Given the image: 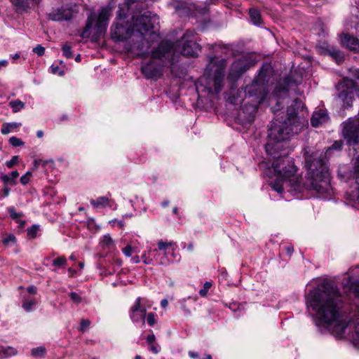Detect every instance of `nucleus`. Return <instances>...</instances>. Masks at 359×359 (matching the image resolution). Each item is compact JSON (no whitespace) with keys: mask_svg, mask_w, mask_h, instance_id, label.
I'll list each match as a JSON object with an SVG mask.
<instances>
[{"mask_svg":"<svg viewBox=\"0 0 359 359\" xmlns=\"http://www.w3.org/2000/svg\"><path fill=\"white\" fill-rule=\"evenodd\" d=\"M131 261L134 264H138L140 262V258L139 256H134L132 257Z\"/></svg>","mask_w":359,"mask_h":359,"instance_id":"nucleus-55","label":"nucleus"},{"mask_svg":"<svg viewBox=\"0 0 359 359\" xmlns=\"http://www.w3.org/2000/svg\"><path fill=\"white\" fill-rule=\"evenodd\" d=\"M147 300L137 297L130 309V318L133 323H144L147 314Z\"/></svg>","mask_w":359,"mask_h":359,"instance_id":"nucleus-12","label":"nucleus"},{"mask_svg":"<svg viewBox=\"0 0 359 359\" xmlns=\"http://www.w3.org/2000/svg\"><path fill=\"white\" fill-rule=\"evenodd\" d=\"M151 345V351L154 353H158L159 352L158 348L156 346H154L153 344Z\"/></svg>","mask_w":359,"mask_h":359,"instance_id":"nucleus-59","label":"nucleus"},{"mask_svg":"<svg viewBox=\"0 0 359 359\" xmlns=\"http://www.w3.org/2000/svg\"><path fill=\"white\" fill-rule=\"evenodd\" d=\"M123 253L126 257H131L133 252H135V248H132L130 245H128L122 250Z\"/></svg>","mask_w":359,"mask_h":359,"instance_id":"nucleus-41","label":"nucleus"},{"mask_svg":"<svg viewBox=\"0 0 359 359\" xmlns=\"http://www.w3.org/2000/svg\"><path fill=\"white\" fill-rule=\"evenodd\" d=\"M189 355L191 357V358H196L198 357V353H196V352H193V351H189Z\"/></svg>","mask_w":359,"mask_h":359,"instance_id":"nucleus-57","label":"nucleus"},{"mask_svg":"<svg viewBox=\"0 0 359 359\" xmlns=\"http://www.w3.org/2000/svg\"><path fill=\"white\" fill-rule=\"evenodd\" d=\"M9 143L13 147H20L24 145V142H22L21 139L14 136L9 139Z\"/></svg>","mask_w":359,"mask_h":359,"instance_id":"nucleus-37","label":"nucleus"},{"mask_svg":"<svg viewBox=\"0 0 359 359\" xmlns=\"http://www.w3.org/2000/svg\"><path fill=\"white\" fill-rule=\"evenodd\" d=\"M341 41L343 46L347 48L355 51L359 50V40L357 38L348 34H343L341 36Z\"/></svg>","mask_w":359,"mask_h":359,"instance_id":"nucleus-17","label":"nucleus"},{"mask_svg":"<svg viewBox=\"0 0 359 359\" xmlns=\"http://www.w3.org/2000/svg\"><path fill=\"white\" fill-rule=\"evenodd\" d=\"M36 136L39 138H41L43 136V132L42 130H38L36 133Z\"/></svg>","mask_w":359,"mask_h":359,"instance_id":"nucleus-60","label":"nucleus"},{"mask_svg":"<svg viewBox=\"0 0 359 359\" xmlns=\"http://www.w3.org/2000/svg\"><path fill=\"white\" fill-rule=\"evenodd\" d=\"M93 26V19L91 18V17H89L88 18V21H87V24H86V29H90Z\"/></svg>","mask_w":359,"mask_h":359,"instance_id":"nucleus-51","label":"nucleus"},{"mask_svg":"<svg viewBox=\"0 0 359 359\" xmlns=\"http://www.w3.org/2000/svg\"><path fill=\"white\" fill-rule=\"evenodd\" d=\"M90 203L94 208H105L109 205V200L106 196H101L96 200L92 199Z\"/></svg>","mask_w":359,"mask_h":359,"instance_id":"nucleus-22","label":"nucleus"},{"mask_svg":"<svg viewBox=\"0 0 359 359\" xmlns=\"http://www.w3.org/2000/svg\"><path fill=\"white\" fill-rule=\"evenodd\" d=\"M181 257L179 253L172 248L171 251L165 252L161 257L158 264L161 266H168L173 263L180 262Z\"/></svg>","mask_w":359,"mask_h":359,"instance_id":"nucleus-15","label":"nucleus"},{"mask_svg":"<svg viewBox=\"0 0 359 359\" xmlns=\"http://www.w3.org/2000/svg\"><path fill=\"white\" fill-rule=\"evenodd\" d=\"M8 104L12 108L13 113L20 111L25 106V103L19 100L11 101Z\"/></svg>","mask_w":359,"mask_h":359,"instance_id":"nucleus-28","label":"nucleus"},{"mask_svg":"<svg viewBox=\"0 0 359 359\" xmlns=\"http://www.w3.org/2000/svg\"><path fill=\"white\" fill-rule=\"evenodd\" d=\"M76 13L77 11L72 8L61 7L50 12L48 18L53 21H67L75 17Z\"/></svg>","mask_w":359,"mask_h":359,"instance_id":"nucleus-13","label":"nucleus"},{"mask_svg":"<svg viewBox=\"0 0 359 359\" xmlns=\"http://www.w3.org/2000/svg\"><path fill=\"white\" fill-rule=\"evenodd\" d=\"M19 176V172L17 170L11 172L9 175H3L1 180L4 184L14 186L17 184V178Z\"/></svg>","mask_w":359,"mask_h":359,"instance_id":"nucleus-18","label":"nucleus"},{"mask_svg":"<svg viewBox=\"0 0 359 359\" xmlns=\"http://www.w3.org/2000/svg\"><path fill=\"white\" fill-rule=\"evenodd\" d=\"M255 61L249 56H243L236 60L231 65L227 79L230 82L236 81L250 67L254 66Z\"/></svg>","mask_w":359,"mask_h":359,"instance_id":"nucleus-11","label":"nucleus"},{"mask_svg":"<svg viewBox=\"0 0 359 359\" xmlns=\"http://www.w3.org/2000/svg\"><path fill=\"white\" fill-rule=\"evenodd\" d=\"M8 212L13 219H17L18 218H20L23 216L22 212H17L14 207H9L8 208Z\"/></svg>","mask_w":359,"mask_h":359,"instance_id":"nucleus-36","label":"nucleus"},{"mask_svg":"<svg viewBox=\"0 0 359 359\" xmlns=\"http://www.w3.org/2000/svg\"><path fill=\"white\" fill-rule=\"evenodd\" d=\"M112 267L110 268L108 266L107 268L106 266H104V271L102 273V274H104V276H109L114 273L117 269L121 266L122 265V261L121 259L118 258H114V261L111 263Z\"/></svg>","mask_w":359,"mask_h":359,"instance_id":"nucleus-21","label":"nucleus"},{"mask_svg":"<svg viewBox=\"0 0 359 359\" xmlns=\"http://www.w3.org/2000/svg\"><path fill=\"white\" fill-rule=\"evenodd\" d=\"M29 178H27V176H25V175H22L21 177H20V182L23 185H26L29 183Z\"/></svg>","mask_w":359,"mask_h":359,"instance_id":"nucleus-49","label":"nucleus"},{"mask_svg":"<svg viewBox=\"0 0 359 359\" xmlns=\"http://www.w3.org/2000/svg\"><path fill=\"white\" fill-rule=\"evenodd\" d=\"M20 126H21L20 123H16V122L4 123L2 124V126L1 128V133L3 135H7L10 133L17 131Z\"/></svg>","mask_w":359,"mask_h":359,"instance_id":"nucleus-20","label":"nucleus"},{"mask_svg":"<svg viewBox=\"0 0 359 359\" xmlns=\"http://www.w3.org/2000/svg\"><path fill=\"white\" fill-rule=\"evenodd\" d=\"M342 129V135L344 140L346 144L353 147L356 156L353 168V177L355 179V183L358 185V195L357 200L359 203V154H358L355 146L359 144V120L358 118H350L344 122Z\"/></svg>","mask_w":359,"mask_h":359,"instance_id":"nucleus-7","label":"nucleus"},{"mask_svg":"<svg viewBox=\"0 0 359 359\" xmlns=\"http://www.w3.org/2000/svg\"><path fill=\"white\" fill-rule=\"evenodd\" d=\"M111 11V7L107 6L103 8L100 12L96 22L97 32H102L105 30L107 22L109 20Z\"/></svg>","mask_w":359,"mask_h":359,"instance_id":"nucleus-14","label":"nucleus"},{"mask_svg":"<svg viewBox=\"0 0 359 359\" xmlns=\"http://www.w3.org/2000/svg\"><path fill=\"white\" fill-rule=\"evenodd\" d=\"M151 252V250L149 249L147 252H144L141 256L142 262L146 264H151L153 262V258L149 255Z\"/></svg>","mask_w":359,"mask_h":359,"instance_id":"nucleus-35","label":"nucleus"},{"mask_svg":"<svg viewBox=\"0 0 359 359\" xmlns=\"http://www.w3.org/2000/svg\"><path fill=\"white\" fill-rule=\"evenodd\" d=\"M50 69H51V72L53 74H57L58 73L60 75H62L63 74V72L62 71H59L60 70V68L58 66H54V65H52L50 67Z\"/></svg>","mask_w":359,"mask_h":359,"instance_id":"nucleus-48","label":"nucleus"},{"mask_svg":"<svg viewBox=\"0 0 359 359\" xmlns=\"http://www.w3.org/2000/svg\"><path fill=\"white\" fill-rule=\"evenodd\" d=\"M329 119L327 112L324 109H319L315 111L311 118V123L313 127H318L326 123Z\"/></svg>","mask_w":359,"mask_h":359,"instance_id":"nucleus-16","label":"nucleus"},{"mask_svg":"<svg viewBox=\"0 0 359 359\" xmlns=\"http://www.w3.org/2000/svg\"><path fill=\"white\" fill-rule=\"evenodd\" d=\"M39 231V226L38 225L34 224L29 227L27 230V235L30 238H35L36 236L37 232Z\"/></svg>","mask_w":359,"mask_h":359,"instance_id":"nucleus-34","label":"nucleus"},{"mask_svg":"<svg viewBox=\"0 0 359 359\" xmlns=\"http://www.w3.org/2000/svg\"><path fill=\"white\" fill-rule=\"evenodd\" d=\"M32 51L37 55L42 56L44 55L45 48L41 45H37L35 48H33Z\"/></svg>","mask_w":359,"mask_h":359,"instance_id":"nucleus-42","label":"nucleus"},{"mask_svg":"<svg viewBox=\"0 0 359 359\" xmlns=\"http://www.w3.org/2000/svg\"><path fill=\"white\" fill-rule=\"evenodd\" d=\"M173 245V243L172 242H165L163 241H159L158 242V250L163 252H168L169 251V248L172 247Z\"/></svg>","mask_w":359,"mask_h":359,"instance_id":"nucleus-30","label":"nucleus"},{"mask_svg":"<svg viewBox=\"0 0 359 359\" xmlns=\"http://www.w3.org/2000/svg\"><path fill=\"white\" fill-rule=\"evenodd\" d=\"M63 55L67 58H72L73 57V53L72 52V48L68 45H64L62 48Z\"/></svg>","mask_w":359,"mask_h":359,"instance_id":"nucleus-38","label":"nucleus"},{"mask_svg":"<svg viewBox=\"0 0 359 359\" xmlns=\"http://www.w3.org/2000/svg\"><path fill=\"white\" fill-rule=\"evenodd\" d=\"M117 224L118 225L120 226V227H123L124 226V222L123 220H119L117 222Z\"/></svg>","mask_w":359,"mask_h":359,"instance_id":"nucleus-63","label":"nucleus"},{"mask_svg":"<svg viewBox=\"0 0 359 359\" xmlns=\"http://www.w3.org/2000/svg\"><path fill=\"white\" fill-rule=\"evenodd\" d=\"M174 50L168 42H161L151 53V60L142 67V72L147 79H158L162 75L165 62L174 63Z\"/></svg>","mask_w":359,"mask_h":359,"instance_id":"nucleus-6","label":"nucleus"},{"mask_svg":"<svg viewBox=\"0 0 359 359\" xmlns=\"http://www.w3.org/2000/svg\"><path fill=\"white\" fill-rule=\"evenodd\" d=\"M212 283L210 282H205L203 288L200 290L198 293L201 297H205L208 294L209 289L211 287Z\"/></svg>","mask_w":359,"mask_h":359,"instance_id":"nucleus-39","label":"nucleus"},{"mask_svg":"<svg viewBox=\"0 0 359 359\" xmlns=\"http://www.w3.org/2000/svg\"><path fill=\"white\" fill-rule=\"evenodd\" d=\"M226 67V60L218 57H210L203 77L196 83V90L212 93L214 87L215 93L218 94L223 87Z\"/></svg>","mask_w":359,"mask_h":359,"instance_id":"nucleus-5","label":"nucleus"},{"mask_svg":"<svg viewBox=\"0 0 359 359\" xmlns=\"http://www.w3.org/2000/svg\"><path fill=\"white\" fill-rule=\"evenodd\" d=\"M67 264V259L65 257H59L53 261V266L58 268L64 267Z\"/></svg>","mask_w":359,"mask_h":359,"instance_id":"nucleus-32","label":"nucleus"},{"mask_svg":"<svg viewBox=\"0 0 359 359\" xmlns=\"http://www.w3.org/2000/svg\"><path fill=\"white\" fill-rule=\"evenodd\" d=\"M100 245L102 249H111L114 247V242L109 234L102 236L100 241Z\"/></svg>","mask_w":359,"mask_h":359,"instance_id":"nucleus-23","label":"nucleus"},{"mask_svg":"<svg viewBox=\"0 0 359 359\" xmlns=\"http://www.w3.org/2000/svg\"><path fill=\"white\" fill-rule=\"evenodd\" d=\"M90 321L88 319H82L80 323V330L81 332L86 331L90 326Z\"/></svg>","mask_w":359,"mask_h":359,"instance_id":"nucleus-40","label":"nucleus"},{"mask_svg":"<svg viewBox=\"0 0 359 359\" xmlns=\"http://www.w3.org/2000/svg\"><path fill=\"white\" fill-rule=\"evenodd\" d=\"M17 242L16 237L13 234H9L3 238L2 243L6 247L15 245Z\"/></svg>","mask_w":359,"mask_h":359,"instance_id":"nucleus-29","label":"nucleus"},{"mask_svg":"<svg viewBox=\"0 0 359 359\" xmlns=\"http://www.w3.org/2000/svg\"><path fill=\"white\" fill-rule=\"evenodd\" d=\"M352 323L353 325L354 330L352 337L356 343L359 344V311L352 320Z\"/></svg>","mask_w":359,"mask_h":359,"instance_id":"nucleus-24","label":"nucleus"},{"mask_svg":"<svg viewBox=\"0 0 359 359\" xmlns=\"http://www.w3.org/2000/svg\"><path fill=\"white\" fill-rule=\"evenodd\" d=\"M37 302L34 297L25 298L22 301V308L27 312L33 310Z\"/></svg>","mask_w":359,"mask_h":359,"instance_id":"nucleus-25","label":"nucleus"},{"mask_svg":"<svg viewBox=\"0 0 359 359\" xmlns=\"http://www.w3.org/2000/svg\"><path fill=\"white\" fill-rule=\"evenodd\" d=\"M13 5H14L19 10H25L29 8L30 5L37 4L40 0H11Z\"/></svg>","mask_w":359,"mask_h":359,"instance_id":"nucleus-19","label":"nucleus"},{"mask_svg":"<svg viewBox=\"0 0 359 359\" xmlns=\"http://www.w3.org/2000/svg\"><path fill=\"white\" fill-rule=\"evenodd\" d=\"M341 147V142H336L332 146V147H330V149H340Z\"/></svg>","mask_w":359,"mask_h":359,"instance_id":"nucleus-52","label":"nucleus"},{"mask_svg":"<svg viewBox=\"0 0 359 359\" xmlns=\"http://www.w3.org/2000/svg\"><path fill=\"white\" fill-rule=\"evenodd\" d=\"M305 166L307 168V180L304 184L306 189L316 191L320 198H330L333 190L330 184L328 168L318 153L306 156Z\"/></svg>","mask_w":359,"mask_h":359,"instance_id":"nucleus-4","label":"nucleus"},{"mask_svg":"<svg viewBox=\"0 0 359 359\" xmlns=\"http://www.w3.org/2000/svg\"><path fill=\"white\" fill-rule=\"evenodd\" d=\"M25 176H27V178H29V179H30V178H31V177H32V172H30V171H27V172L25 174Z\"/></svg>","mask_w":359,"mask_h":359,"instance_id":"nucleus-64","label":"nucleus"},{"mask_svg":"<svg viewBox=\"0 0 359 359\" xmlns=\"http://www.w3.org/2000/svg\"><path fill=\"white\" fill-rule=\"evenodd\" d=\"M126 18L124 8H120L117 22L111 28V38L115 41L126 42L124 48L126 52L142 56L149 48L144 36L154 29L158 18L150 11L133 15L130 23L126 21Z\"/></svg>","mask_w":359,"mask_h":359,"instance_id":"nucleus-3","label":"nucleus"},{"mask_svg":"<svg viewBox=\"0 0 359 359\" xmlns=\"http://www.w3.org/2000/svg\"><path fill=\"white\" fill-rule=\"evenodd\" d=\"M71 299L76 304H79L81 302V297L76 292H72L69 294Z\"/></svg>","mask_w":359,"mask_h":359,"instance_id":"nucleus-44","label":"nucleus"},{"mask_svg":"<svg viewBox=\"0 0 359 359\" xmlns=\"http://www.w3.org/2000/svg\"><path fill=\"white\" fill-rule=\"evenodd\" d=\"M194 32L190 30L187 31L182 38V46L179 49H177L176 46L170 41H163L168 42L172 46L174 50V53L172 55L174 62L175 61V57H178L180 54L192 57L197 55L198 50H200V46L196 41L192 39L194 37Z\"/></svg>","mask_w":359,"mask_h":359,"instance_id":"nucleus-10","label":"nucleus"},{"mask_svg":"<svg viewBox=\"0 0 359 359\" xmlns=\"http://www.w3.org/2000/svg\"><path fill=\"white\" fill-rule=\"evenodd\" d=\"M135 2V0H127V1L125 4V7L127 8V9H129V6Z\"/></svg>","mask_w":359,"mask_h":359,"instance_id":"nucleus-58","label":"nucleus"},{"mask_svg":"<svg viewBox=\"0 0 359 359\" xmlns=\"http://www.w3.org/2000/svg\"><path fill=\"white\" fill-rule=\"evenodd\" d=\"M147 321L150 326H153L156 322L155 314L154 313H149L147 316Z\"/></svg>","mask_w":359,"mask_h":359,"instance_id":"nucleus-46","label":"nucleus"},{"mask_svg":"<svg viewBox=\"0 0 359 359\" xmlns=\"http://www.w3.org/2000/svg\"><path fill=\"white\" fill-rule=\"evenodd\" d=\"M18 156H14L12 157V158L10 161H8L6 162V165L8 168H11L14 166V165H15L18 163Z\"/></svg>","mask_w":359,"mask_h":359,"instance_id":"nucleus-45","label":"nucleus"},{"mask_svg":"<svg viewBox=\"0 0 359 359\" xmlns=\"http://www.w3.org/2000/svg\"><path fill=\"white\" fill-rule=\"evenodd\" d=\"M155 339L156 338L154 334H149L147 337V341L149 344H152L154 342Z\"/></svg>","mask_w":359,"mask_h":359,"instance_id":"nucleus-50","label":"nucleus"},{"mask_svg":"<svg viewBox=\"0 0 359 359\" xmlns=\"http://www.w3.org/2000/svg\"><path fill=\"white\" fill-rule=\"evenodd\" d=\"M68 271H69V273L70 274V276H72L76 273V271L74 269H72V268H69L68 269Z\"/></svg>","mask_w":359,"mask_h":359,"instance_id":"nucleus-61","label":"nucleus"},{"mask_svg":"<svg viewBox=\"0 0 359 359\" xmlns=\"http://www.w3.org/2000/svg\"><path fill=\"white\" fill-rule=\"evenodd\" d=\"M262 69L258 77L244 88L245 98H251L252 107L255 110L258 108L267 95L266 86L264 84V75Z\"/></svg>","mask_w":359,"mask_h":359,"instance_id":"nucleus-9","label":"nucleus"},{"mask_svg":"<svg viewBox=\"0 0 359 359\" xmlns=\"http://www.w3.org/2000/svg\"><path fill=\"white\" fill-rule=\"evenodd\" d=\"M48 163L53 164V160L43 161L42 159H36L34 161L33 170H37L39 166L45 167Z\"/></svg>","mask_w":359,"mask_h":359,"instance_id":"nucleus-31","label":"nucleus"},{"mask_svg":"<svg viewBox=\"0 0 359 359\" xmlns=\"http://www.w3.org/2000/svg\"><path fill=\"white\" fill-rule=\"evenodd\" d=\"M300 104L299 100H294L287 110V120L283 122L276 121L272 123L269 129V140L265 145L266 153L275 158L272 166L278 177L271 184V187L279 194L287 191L295 194L302 188L293 159L285 155L276 156L279 151L285 148L286 141L301 130L302 122L300 117L297 116L296 109V107Z\"/></svg>","mask_w":359,"mask_h":359,"instance_id":"nucleus-1","label":"nucleus"},{"mask_svg":"<svg viewBox=\"0 0 359 359\" xmlns=\"http://www.w3.org/2000/svg\"><path fill=\"white\" fill-rule=\"evenodd\" d=\"M249 14L251 21L254 25H259L262 23L261 15L257 9L250 8Z\"/></svg>","mask_w":359,"mask_h":359,"instance_id":"nucleus-27","label":"nucleus"},{"mask_svg":"<svg viewBox=\"0 0 359 359\" xmlns=\"http://www.w3.org/2000/svg\"><path fill=\"white\" fill-rule=\"evenodd\" d=\"M9 185L4 184L3 189L0 191V197L1 198H6L10 194V188L8 187Z\"/></svg>","mask_w":359,"mask_h":359,"instance_id":"nucleus-43","label":"nucleus"},{"mask_svg":"<svg viewBox=\"0 0 359 359\" xmlns=\"http://www.w3.org/2000/svg\"><path fill=\"white\" fill-rule=\"evenodd\" d=\"M332 55H334L336 56L337 62H340L344 59L343 55L341 53L340 51H334L332 53Z\"/></svg>","mask_w":359,"mask_h":359,"instance_id":"nucleus-47","label":"nucleus"},{"mask_svg":"<svg viewBox=\"0 0 359 359\" xmlns=\"http://www.w3.org/2000/svg\"><path fill=\"white\" fill-rule=\"evenodd\" d=\"M187 249H188V250H189V251H192V250H193V249H194V245H193V243H189V244L188 245V246H187Z\"/></svg>","mask_w":359,"mask_h":359,"instance_id":"nucleus-62","label":"nucleus"},{"mask_svg":"<svg viewBox=\"0 0 359 359\" xmlns=\"http://www.w3.org/2000/svg\"><path fill=\"white\" fill-rule=\"evenodd\" d=\"M8 65V61L6 60H0V69H1L2 67H6Z\"/></svg>","mask_w":359,"mask_h":359,"instance_id":"nucleus-56","label":"nucleus"},{"mask_svg":"<svg viewBox=\"0 0 359 359\" xmlns=\"http://www.w3.org/2000/svg\"><path fill=\"white\" fill-rule=\"evenodd\" d=\"M17 353V351L11 346H0V359L14 355Z\"/></svg>","mask_w":359,"mask_h":359,"instance_id":"nucleus-26","label":"nucleus"},{"mask_svg":"<svg viewBox=\"0 0 359 359\" xmlns=\"http://www.w3.org/2000/svg\"><path fill=\"white\" fill-rule=\"evenodd\" d=\"M27 291L29 293L35 294L36 292V288L34 286L32 285V286L28 287Z\"/></svg>","mask_w":359,"mask_h":359,"instance_id":"nucleus-53","label":"nucleus"},{"mask_svg":"<svg viewBox=\"0 0 359 359\" xmlns=\"http://www.w3.org/2000/svg\"><path fill=\"white\" fill-rule=\"evenodd\" d=\"M353 79L345 78L337 86V101L344 107L352 106L354 95L359 91V69L353 70Z\"/></svg>","mask_w":359,"mask_h":359,"instance_id":"nucleus-8","label":"nucleus"},{"mask_svg":"<svg viewBox=\"0 0 359 359\" xmlns=\"http://www.w3.org/2000/svg\"><path fill=\"white\" fill-rule=\"evenodd\" d=\"M46 353V348L42 346H39L32 350V355L34 357L42 358Z\"/></svg>","mask_w":359,"mask_h":359,"instance_id":"nucleus-33","label":"nucleus"},{"mask_svg":"<svg viewBox=\"0 0 359 359\" xmlns=\"http://www.w3.org/2000/svg\"><path fill=\"white\" fill-rule=\"evenodd\" d=\"M306 304L316 312L317 318L329 327L333 335L344 337L351 321L341 312L339 292L332 283L323 281L310 290L307 294Z\"/></svg>","mask_w":359,"mask_h":359,"instance_id":"nucleus-2","label":"nucleus"},{"mask_svg":"<svg viewBox=\"0 0 359 359\" xmlns=\"http://www.w3.org/2000/svg\"><path fill=\"white\" fill-rule=\"evenodd\" d=\"M168 304V301L166 299H163L161 302V306L162 308L165 309L167 307Z\"/></svg>","mask_w":359,"mask_h":359,"instance_id":"nucleus-54","label":"nucleus"}]
</instances>
